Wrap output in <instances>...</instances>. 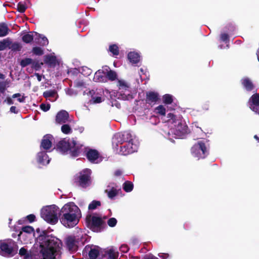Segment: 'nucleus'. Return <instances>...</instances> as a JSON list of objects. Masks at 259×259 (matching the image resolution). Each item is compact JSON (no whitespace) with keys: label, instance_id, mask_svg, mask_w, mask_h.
Here are the masks:
<instances>
[{"label":"nucleus","instance_id":"1","mask_svg":"<svg viewBox=\"0 0 259 259\" xmlns=\"http://www.w3.org/2000/svg\"><path fill=\"white\" fill-rule=\"evenodd\" d=\"M81 217L80 210L73 202L65 204L59 212L60 222L64 227L68 228L75 226Z\"/></svg>","mask_w":259,"mask_h":259},{"label":"nucleus","instance_id":"2","mask_svg":"<svg viewBox=\"0 0 259 259\" xmlns=\"http://www.w3.org/2000/svg\"><path fill=\"white\" fill-rule=\"evenodd\" d=\"M167 122L174 124L175 126V134L178 136H184L188 133V127L180 117H177L172 113L167 114Z\"/></svg>","mask_w":259,"mask_h":259},{"label":"nucleus","instance_id":"3","mask_svg":"<svg viewBox=\"0 0 259 259\" xmlns=\"http://www.w3.org/2000/svg\"><path fill=\"white\" fill-rule=\"evenodd\" d=\"M87 227L94 232H100L106 227L105 222L100 217L88 214L85 218Z\"/></svg>","mask_w":259,"mask_h":259},{"label":"nucleus","instance_id":"4","mask_svg":"<svg viewBox=\"0 0 259 259\" xmlns=\"http://www.w3.org/2000/svg\"><path fill=\"white\" fill-rule=\"evenodd\" d=\"M91 170L85 168L76 174L73 179L74 184L82 188H86L92 183Z\"/></svg>","mask_w":259,"mask_h":259},{"label":"nucleus","instance_id":"5","mask_svg":"<svg viewBox=\"0 0 259 259\" xmlns=\"http://www.w3.org/2000/svg\"><path fill=\"white\" fill-rule=\"evenodd\" d=\"M18 250V245L15 241L10 239L0 242V253L4 256H13Z\"/></svg>","mask_w":259,"mask_h":259},{"label":"nucleus","instance_id":"6","mask_svg":"<svg viewBox=\"0 0 259 259\" xmlns=\"http://www.w3.org/2000/svg\"><path fill=\"white\" fill-rule=\"evenodd\" d=\"M58 209L59 208L55 205L47 206L41 209V217L48 223L55 225L59 219Z\"/></svg>","mask_w":259,"mask_h":259},{"label":"nucleus","instance_id":"7","mask_svg":"<svg viewBox=\"0 0 259 259\" xmlns=\"http://www.w3.org/2000/svg\"><path fill=\"white\" fill-rule=\"evenodd\" d=\"M192 155L198 159L205 158L208 154L209 151L205 143L202 141H199L191 149Z\"/></svg>","mask_w":259,"mask_h":259},{"label":"nucleus","instance_id":"8","mask_svg":"<svg viewBox=\"0 0 259 259\" xmlns=\"http://www.w3.org/2000/svg\"><path fill=\"white\" fill-rule=\"evenodd\" d=\"M133 139L131 134L127 132L124 131L122 133H118L116 134L112 139V145L115 148L124 143H127L133 142Z\"/></svg>","mask_w":259,"mask_h":259},{"label":"nucleus","instance_id":"9","mask_svg":"<svg viewBox=\"0 0 259 259\" xmlns=\"http://www.w3.org/2000/svg\"><path fill=\"white\" fill-rule=\"evenodd\" d=\"M87 147L83 146V145L77 143L75 141H72V144L70 150V154L73 157H77L80 154L84 153Z\"/></svg>","mask_w":259,"mask_h":259},{"label":"nucleus","instance_id":"10","mask_svg":"<svg viewBox=\"0 0 259 259\" xmlns=\"http://www.w3.org/2000/svg\"><path fill=\"white\" fill-rule=\"evenodd\" d=\"M85 155L87 159L91 163H98L100 158V153L96 149L87 147Z\"/></svg>","mask_w":259,"mask_h":259},{"label":"nucleus","instance_id":"11","mask_svg":"<svg viewBox=\"0 0 259 259\" xmlns=\"http://www.w3.org/2000/svg\"><path fill=\"white\" fill-rule=\"evenodd\" d=\"M98 248V246L92 247V246L87 245L83 249L82 254L83 255L88 254L90 259H96L99 255V250Z\"/></svg>","mask_w":259,"mask_h":259},{"label":"nucleus","instance_id":"12","mask_svg":"<svg viewBox=\"0 0 259 259\" xmlns=\"http://www.w3.org/2000/svg\"><path fill=\"white\" fill-rule=\"evenodd\" d=\"M71 144L72 142H70L69 140L63 139L57 144L56 149L62 154H65L70 152Z\"/></svg>","mask_w":259,"mask_h":259},{"label":"nucleus","instance_id":"13","mask_svg":"<svg viewBox=\"0 0 259 259\" xmlns=\"http://www.w3.org/2000/svg\"><path fill=\"white\" fill-rule=\"evenodd\" d=\"M78 241L74 236H69L65 239L67 248L72 252H76L78 249Z\"/></svg>","mask_w":259,"mask_h":259},{"label":"nucleus","instance_id":"14","mask_svg":"<svg viewBox=\"0 0 259 259\" xmlns=\"http://www.w3.org/2000/svg\"><path fill=\"white\" fill-rule=\"evenodd\" d=\"M137 146L134 144L133 142L126 143L120 147V153L121 155H127L137 151Z\"/></svg>","mask_w":259,"mask_h":259},{"label":"nucleus","instance_id":"15","mask_svg":"<svg viewBox=\"0 0 259 259\" xmlns=\"http://www.w3.org/2000/svg\"><path fill=\"white\" fill-rule=\"evenodd\" d=\"M250 108L256 113L259 114V94L252 95L249 100Z\"/></svg>","mask_w":259,"mask_h":259},{"label":"nucleus","instance_id":"16","mask_svg":"<svg viewBox=\"0 0 259 259\" xmlns=\"http://www.w3.org/2000/svg\"><path fill=\"white\" fill-rule=\"evenodd\" d=\"M159 99V94L155 92L149 91L146 93L145 103L151 106L155 105Z\"/></svg>","mask_w":259,"mask_h":259},{"label":"nucleus","instance_id":"17","mask_svg":"<svg viewBox=\"0 0 259 259\" xmlns=\"http://www.w3.org/2000/svg\"><path fill=\"white\" fill-rule=\"evenodd\" d=\"M69 118V113L66 111L62 110L56 114L55 121L57 124H62L67 122Z\"/></svg>","mask_w":259,"mask_h":259},{"label":"nucleus","instance_id":"18","mask_svg":"<svg viewBox=\"0 0 259 259\" xmlns=\"http://www.w3.org/2000/svg\"><path fill=\"white\" fill-rule=\"evenodd\" d=\"M105 66H103L101 69L97 70L94 75V80L96 82H106Z\"/></svg>","mask_w":259,"mask_h":259},{"label":"nucleus","instance_id":"19","mask_svg":"<svg viewBox=\"0 0 259 259\" xmlns=\"http://www.w3.org/2000/svg\"><path fill=\"white\" fill-rule=\"evenodd\" d=\"M241 84L245 90L247 92H255L256 91L255 87L252 81L248 77H245L241 79Z\"/></svg>","mask_w":259,"mask_h":259},{"label":"nucleus","instance_id":"20","mask_svg":"<svg viewBox=\"0 0 259 259\" xmlns=\"http://www.w3.org/2000/svg\"><path fill=\"white\" fill-rule=\"evenodd\" d=\"M52 138L51 135L48 134L44 136L41 142L40 147L46 150H49L52 145Z\"/></svg>","mask_w":259,"mask_h":259},{"label":"nucleus","instance_id":"21","mask_svg":"<svg viewBox=\"0 0 259 259\" xmlns=\"http://www.w3.org/2000/svg\"><path fill=\"white\" fill-rule=\"evenodd\" d=\"M106 80V82L109 80L111 81H114L117 79V74L115 71L110 69L108 66H105Z\"/></svg>","mask_w":259,"mask_h":259},{"label":"nucleus","instance_id":"22","mask_svg":"<svg viewBox=\"0 0 259 259\" xmlns=\"http://www.w3.org/2000/svg\"><path fill=\"white\" fill-rule=\"evenodd\" d=\"M37 160L39 163L42 165L48 164L50 162L49 156L45 151H41L38 153Z\"/></svg>","mask_w":259,"mask_h":259},{"label":"nucleus","instance_id":"23","mask_svg":"<svg viewBox=\"0 0 259 259\" xmlns=\"http://www.w3.org/2000/svg\"><path fill=\"white\" fill-rule=\"evenodd\" d=\"M88 95L91 96V100L93 101L94 103H100L103 101L101 95H99L98 93H96L94 90L90 91Z\"/></svg>","mask_w":259,"mask_h":259},{"label":"nucleus","instance_id":"24","mask_svg":"<svg viewBox=\"0 0 259 259\" xmlns=\"http://www.w3.org/2000/svg\"><path fill=\"white\" fill-rule=\"evenodd\" d=\"M19 254L23 257V259H32V252L30 250H27L25 247H21L20 249Z\"/></svg>","mask_w":259,"mask_h":259},{"label":"nucleus","instance_id":"25","mask_svg":"<svg viewBox=\"0 0 259 259\" xmlns=\"http://www.w3.org/2000/svg\"><path fill=\"white\" fill-rule=\"evenodd\" d=\"M127 58L131 63L137 64L140 61V56L138 53L131 52L128 54Z\"/></svg>","mask_w":259,"mask_h":259},{"label":"nucleus","instance_id":"26","mask_svg":"<svg viewBox=\"0 0 259 259\" xmlns=\"http://www.w3.org/2000/svg\"><path fill=\"white\" fill-rule=\"evenodd\" d=\"M9 42L10 44L9 46H8V48L9 49H11L13 52H19L21 50L22 48V45L18 42H13L11 40L9 39Z\"/></svg>","mask_w":259,"mask_h":259},{"label":"nucleus","instance_id":"27","mask_svg":"<svg viewBox=\"0 0 259 259\" xmlns=\"http://www.w3.org/2000/svg\"><path fill=\"white\" fill-rule=\"evenodd\" d=\"M10 31L8 25L5 23H0V37H4L8 34Z\"/></svg>","mask_w":259,"mask_h":259},{"label":"nucleus","instance_id":"28","mask_svg":"<svg viewBox=\"0 0 259 259\" xmlns=\"http://www.w3.org/2000/svg\"><path fill=\"white\" fill-rule=\"evenodd\" d=\"M45 62L50 66H55L56 65L57 59L55 56L47 55L45 56Z\"/></svg>","mask_w":259,"mask_h":259},{"label":"nucleus","instance_id":"29","mask_svg":"<svg viewBox=\"0 0 259 259\" xmlns=\"http://www.w3.org/2000/svg\"><path fill=\"white\" fill-rule=\"evenodd\" d=\"M33 33V32H29V33L24 34L22 37V41L26 44L31 43L33 41L34 38Z\"/></svg>","mask_w":259,"mask_h":259},{"label":"nucleus","instance_id":"30","mask_svg":"<svg viewBox=\"0 0 259 259\" xmlns=\"http://www.w3.org/2000/svg\"><path fill=\"white\" fill-rule=\"evenodd\" d=\"M35 35L38 36V41H36V42L39 44L41 46H46L49 43V41L47 38L44 36H42L41 34H37L36 32H35Z\"/></svg>","mask_w":259,"mask_h":259},{"label":"nucleus","instance_id":"31","mask_svg":"<svg viewBox=\"0 0 259 259\" xmlns=\"http://www.w3.org/2000/svg\"><path fill=\"white\" fill-rule=\"evenodd\" d=\"M134 188V185L132 182L129 181H125L123 184V189L126 192H131Z\"/></svg>","mask_w":259,"mask_h":259},{"label":"nucleus","instance_id":"32","mask_svg":"<svg viewBox=\"0 0 259 259\" xmlns=\"http://www.w3.org/2000/svg\"><path fill=\"white\" fill-rule=\"evenodd\" d=\"M105 192L107 193L108 197L110 199H113L118 194V190L116 188L112 187L109 191L105 190Z\"/></svg>","mask_w":259,"mask_h":259},{"label":"nucleus","instance_id":"33","mask_svg":"<svg viewBox=\"0 0 259 259\" xmlns=\"http://www.w3.org/2000/svg\"><path fill=\"white\" fill-rule=\"evenodd\" d=\"M32 63V59L29 58H25L23 59H22L20 62V65L22 68H24L26 66L31 65Z\"/></svg>","mask_w":259,"mask_h":259},{"label":"nucleus","instance_id":"34","mask_svg":"<svg viewBox=\"0 0 259 259\" xmlns=\"http://www.w3.org/2000/svg\"><path fill=\"white\" fill-rule=\"evenodd\" d=\"M101 205V202L98 200H93L92 201L88 206V209L89 210H94L97 208L98 206H100Z\"/></svg>","mask_w":259,"mask_h":259},{"label":"nucleus","instance_id":"35","mask_svg":"<svg viewBox=\"0 0 259 259\" xmlns=\"http://www.w3.org/2000/svg\"><path fill=\"white\" fill-rule=\"evenodd\" d=\"M163 102L165 104H170L173 102L172 96L170 94H165L162 97Z\"/></svg>","mask_w":259,"mask_h":259},{"label":"nucleus","instance_id":"36","mask_svg":"<svg viewBox=\"0 0 259 259\" xmlns=\"http://www.w3.org/2000/svg\"><path fill=\"white\" fill-rule=\"evenodd\" d=\"M10 44V42H9V38L0 41V51H3L5 50L7 48H8V46H9Z\"/></svg>","mask_w":259,"mask_h":259},{"label":"nucleus","instance_id":"37","mask_svg":"<svg viewBox=\"0 0 259 259\" xmlns=\"http://www.w3.org/2000/svg\"><path fill=\"white\" fill-rule=\"evenodd\" d=\"M21 230H22V231H21L22 232L27 234L29 236H30L31 234L33 233L34 232V230L33 228L32 227L29 226H26L23 227L22 228Z\"/></svg>","mask_w":259,"mask_h":259},{"label":"nucleus","instance_id":"38","mask_svg":"<svg viewBox=\"0 0 259 259\" xmlns=\"http://www.w3.org/2000/svg\"><path fill=\"white\" fill-rule=\"evenodd\" d=\"M61 131L65 134H69L72 132L70 126L67 124H63L61 128Z\"/></svg>","mask_w":259,"mask_h":259},{"label":"nucleus","instance_id":"39","mask_svg":"<svg viewBox=\"0 0 259 259\" xmlns=\"http://www.w3.org/2000/svg\"><path fill=\"white\" fill-rule=\"evenodd\" d=\"M156 113L159 115L165 116L166 109L162 105H159L155 108Z\"/></svg>","mask_w":259,"mask_h":259},{"label":"nucleus","instance_id":"40","mask_svg":"<svg viewBox=\"0 0 259 259\" xmlns=\"http://www.w3.org/2000/svg\"><path fill=\"white\" fill-rule=\"evenodd\" d=\"M109 50L114 56H117L119 54V49L116 45H110Z\"/></svg>","mask_w":259,"mask_h":259},{"label":"nucleus","instance_id":"41","mask_svg":"<svg viewBox=\"0 0 259 259\" xmlns=\"http://www.w3.org/2000/svg\"><path fill=\"white\" fill-rule=\"evenodd\" d=\"M32 52L37 56H41L44 54V50L39 47H35L32 48Z\"/></svg>","mask_w":259,"mask_h":259},{"label":"nucleus","instance_id":"42","mask_svg":"<svg viewBox=\"0 0 259 259\" xmlns=\"http://www.w3.org/2000/svg\"><path fill=\"white\" fill-rule=\"evenodd\" d=\"M56 94L57 92L55 90H49L44 92L43 96L46 98L54 97Z\"/></svg>","mask_w":259,"mask_h":259},{"label":"nucleus","instance_id":"43","mask_svg":"<svg viewBox=\"0 0 259 259\" xmlns=\"http://www.w3.org/2000/svg\"><path fill=\"white\" fill-rule=\"evenodd\" d=\"M117 85L119 90H123L125 91L127 90L129 88L127 84L124 81L121 80H118Z\"/></svg>","mask_w":259,"mask_h":259},{"label":"nucleus","instance_id":"44","mask_svg":"<svg viewBox=\"0 0 259 259\" xmlns=\"http://www.w3.org/2000/svg\"><path fill=\"white\" fill-rule=\"evenodd\" d=\"M43 65L42 62H39L38 61H34L32 60V63H31L32 68H34L35 70H39L41 66Z\"/></svg>","mask_w":259,"mask_h":259},{"label":"nucleus","instance_id":"45","mask_svg":"<svg viewBox=\"0 0 259 259\" xmlns=\"http://www.w3.org/2000/svg\"><path fill=\"white\" fill-rule=\"evenodd\" d=\"M28 236H29L26 233H25L22 231H20L18 235V239L20 240L21 241H22L21 240V239L22 238L23 239V241L25 242V243H27V240L26 239V238L28 237Z\"/></svg>","mask_w":259,"mask_h":259},{"label":"nucleus","instance_id":"46","mask_svg":"<svg viewBox=\"0 0 259 259\" xmlns=\"http://www.w3.org/2000/svg\"><path fill=\"white\" fill-rule=\"evenodd\" d=\"M26 9V7L21 2H19L17 5V10L20 13H24Z\"/></svg>","mask_w":259,"mask_h":259},{"label":"nucleus","instance_id":"47","mask_svg":"<svg viewBox=\"0 0 259 259\" xmlns=\"http://www.w3.org/2000/svg\"><path fill=\"white\" fill-rule=\"evenodd\" d=\"M118 254L114 251L112 249H110L108 252L109 259H117L118 257Z\"/></svg>","mask_w":259,"mask_h":259},{"label":"nucleus","instance_id":"48","mask_svg":"<svg viewBox=\"0 0 259 259\" xmlns=\"http://www.w3.org/2000/svg\"><path fill=\"white\" fill-rule=\"evenodd\" d=\"M107 224L109 226L114 227L117 224V220L114 218H110L107 221Z\"/></svg>","mask_w":259,"mask_h":259},{"label":"nucleus","instance_id":"49","mask_svg":"<svg viewBox=\"0 0 259 259\" xmlns=\"http://www.w3.org/2000/svg\"><path fill=\"white\" fill-rule=\"evenodd\" d=\"M82 73L84 75H90L92 73V70L87 67H83L82 69Z\"/></svg>","mask_w":259,"mask_h":259},{"label":"nucleus","instance_id":"50","mask_svg":"<svg viewBox=\"0 0 259 259\" xmlns=\"http://www.w3.org/2000/svg\"><path fill=\"white\" fill-rule=\"evenodd\" d=\"M7 82L6 81H0V93H4L6 90Z\"/></svg>","mask_w":259,"mask_h":259},{"label":"nucleus","instance_id":"51","mask_svg":"<svg viewBox=\"0 0 259 259\" xmlns=\"http://www.w3.org/2000/svg\"><path fill=\"white\" fill-rule=\"evenodd\" d=\"M50 104H45L44 103L41 104L40 105V109L45 112L48 111L50 109Z\"/></svg>","mask_w":259,"mask_h":259},{"label":"nucleus","instance_id":"52","mask_svg":"<svg viewBox=\"0 0 259 259\" xmlns=\"http://www.w3.org/2000/svg\"><path fill=\"white\" fill-rule=\"evenodd\" d=\"M120 250L123 253H126L129 250V247L126 244H122L120 247Z\"/></svg>","mask_w":259,"mask_h":259},{"label":"nucleus","instance_id":"53","mask_svg":"<svg viewBox=\"0 0 259 259\" xmlns=\"http://www.w3.org/2000/svg\"><path fill=\"white\" fill-rule=\"evenodd\" d=\"M221 39L222 41L226 42L229 40V35L227 33H222L221 35Z\"/></svg>","mask_w":259,"mask_h":259},{"label":"nucleus","instance_id":"54","mask_svg":"<svg viewBox=\"0 0 259 259\" xmlns=\"http://www.w3.org/2000/svg\"><path fill=\"white\" fill-rule=\"evenodd\" d=\"M27 219L30 223L33 222L35 220V216L33 214H30L26 217Z\"/></svg>","mask_w":259,"mask_h":259},{"label":"nucleus","instance_id":"55","mask_svg":"<svg viewBox=\"0 0 259 259\" xmlns=\"http://www.w3.org/2000/svg\"><path fill=\"white\" fill-rule=\"evenodd\" d=\"M74 84L76 87H81L83 86L84 83L82 81H77L74 82Z\"/></svg>","mask_w":259,"mask_h":259},{"label":"nucleus","instance_id":"56","mask_svg":"<svg viewBox=\"0 0 259 259\" xmlns=\"http://www.w3.org/2000/svg\"><path fill=\"white\" fill-rule=\"evenodd\" d=\"M10 111L12 113H15V114H17L18 113V112H19V111L18 110H17L16 107L15 106H11L10 107Z\"/></svg>","mask_w":259,"mask_h":259},{"label":"nucleus","instance_id":"57","mask_svg":"<svg viewBox=\"0 0 259 259\" xmlns=\"http://www.w3.org/2000/svg\"><path fill=\"white\" fill-rule=\"evenodd\" d=\"M9 105H11L14 103L13 100L10 97H7L5 100Z\"/></svg>","mask_w":259,"mask_h":259},{"label":"nucleus","instance_id":"58","mask_svg":"<svg viewBox=\"0 0 259 259\" xmlns=\"http://www.w3.org/2000/svg\"><path fill=\"white\" fill-rule=\"evenodd\" d=\"M122 175V171L119 170V169H117L116 170L115 172H114V175L116 177H118V176H120Z\"/></svg>","mask_w":259,"mask_h":259},{"label":"nucleus","instance_id":"59","mask_svg":"<svg viewBox=\"0 0 259 259\" xmlns=\"http://www.w3.org/2000/svg\"><path fill=\"white\" fill-rule=\"evenodd\" d=\"M17 100L20 102V103H23L25 102V97L24 96H23L22 97L20 98V97H19L18 99H17Z\"/></svg>","mask_w":259,"mask_h":259},{"label":"nucleus","instance_id":"60","mask_svg":"<svg viewBox=\"0 0 259 259\" xmlns=\"http://www.w3.org/2000/svg\"><path fill=\"white\" fill-rule=\"evenodd\" d=\"M159 257L160 258H161L162 259H165L167 257H168V254H163L162 255H159Z\"/></svg>","mask_w":259,"mask_h":259},{"label":"nucleus","instance_id":"61","mask_svg":"<svg viewBox=\"0 0 259 259\" xmlns=\"http://www.w3.org/2000/svg\"><path fill=\"white\" fill-rule=\"evenodd\" d=\"M21 97V94L20 93H16V94H13L12 95V98H19V97Z\"/></svg>","mask_w":259,"mask_h":259},{"label":"nucleus","instance_id":"62","mask_svg":"<svg viewBox=\"0 0 259 259\" xmlns=\"http://www.w3.org/2000/svg\"><path fill=\"white\" fill-rule=\"evenodd\" d=\"M36 76H37V79L39 81L41 80V76L38 73H35Z\"/></svg>","mask_w":259,"mask_h":259},{"label":"nucleus","instance_id":"63","mask_svg":"<svg viewBox=\"0 0 259 259\" xmlns=\"http://www.w3.org/2000/svg\"><path fill=\"white\" fill-rule=\"evenodd\" d=\"M208 105L205 104L203 106V108L204 110H208Z\"/></svg>","mask_w":259,"mask_h":259},{"label":"nucleus","instance_id":"64","mask_svg":"<svg viewBox=\"0 0 259 259\" xmlns=\"http://www.w3.org/2000/svg\"><path fill=\"white\" fill-rule=\"evenodd\" d=\"M254 138L259 142V137L257 135H254Z\"/></svg>","mask_w":259,"mask_h":259}]
</instances>
